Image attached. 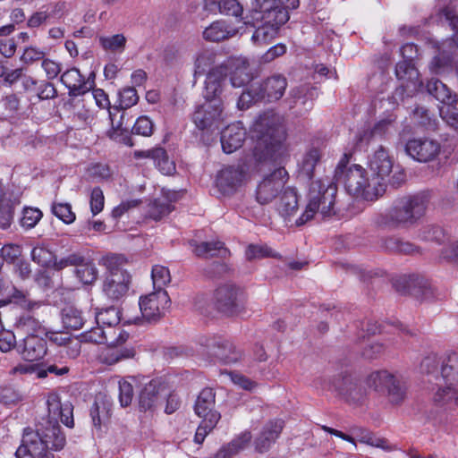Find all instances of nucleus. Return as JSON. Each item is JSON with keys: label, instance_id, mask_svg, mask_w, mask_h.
I'll list each match as a JSON object with an SVG mask.
<instances>
[{"label": "nucleus", "instance_id": "obj_1", "mask_svg": "<svg viewBox=\"0 0 458 458\" xmlns=\"http://www.w3.org/2000/svg\"><path fill=\"white\" fill-rule=\"evenodd\" d=\"M250 137L254 146L244 160L246 171H258L263 165L281 164L287 157L284 120L273 110L260 114L254 120Z\"/></svg>", "mask_w": 458, "mask_h": 458}, {"label": "nucleus", "instance_id": "obj_2", "mask_svg": "<svg viewBox=\"0 0 458 458\" xmlns=\"http://www.w3.org/2000/svg\"><path fill=\"white\" fill-rule=\"evenodd\" d=\"M351 155L344 154L335 171V179L344 183L346 191L352 197L365 201H376L385 192V188L360 165L350 163Z\"/></svg>", "mask_w": 458, "mask_h": 458}, {"label": "nucleus", "instance_id": "obj_3", "mask_svg": "<svg viewBox=\"0 0 458 458\" xmlns=\"http://www.w3.org/2000/svg\"><path fill=\"white\" fill-rule=\"evenodd\" d=\"M242 19L244 24L253 26L263 21L254 31L251 41L257 46H265L276 37L280 26L289 20V13L280 6L278 0H252L251 16Z\"/></svg>", "mask_w": 458, "mask_h": 458}, {"label": "nucleus", "instance_id": "obj_4", "mask_svg": "<svg viewBox=\"0 0 458 458\" xmlns=\"http://www.w3.org/2000/svg\"><path fill=\"white\" fill-rule=\"evenodd\" d=\"M219 70L207 74L205 81V101L198 105L192 114V122L201 131H214L217 129L225 118L224 104L220 98L221 77Z\"/></svg>", "mask_w": 458, "mask_h": 458}, {"label": "nucleus", "instance_id": "obj_5", "mask_svg": "<svg viewBox=\"0 0 458 458\" xmlns=\"http://www.w3.org/2000/svg\"><path fill=\"white\" fill-rule=\"evenodd\" d=\"M23 443L30 445L38 458H55L53 452L61 451L66 437L56 420H41L33 430L26 428L23 431Z\"/></svg>", "mask_w": 458, "mask_h": 458}, {"label": "nucleus", "instance_id": "obj_6", "mask_svg": "<svg viewBox=\"0 0 458 458\" xmlns=\"http://www.w3.org/2000/svg\"><path fill=\"white\" fill-rule=\"evenodd\" d=\"M336 192L335 183L329 179H321L312 182L310 201L304 212L296 220L295 225H305L315 218L318 210L322 216H330L334 211Z\"/></svg>", "mask_w": 458, "mask_h": 458}, {"label": "nucleus", "instance_id": "obj_7", "mask_svg": "<svg viewBox=\"0 0 458 458\" xmlns=\"http://www.w3.org/2000/svg\"><path fill=\"white\" fill-rule=\"evenodd\" d=\"M428 206L425 194L407 196L400 199L388 213L389 225L417 227L421 225Z\"/></svg>", "mask_w": 458, "mask_h": 458}, {"label": "nucleus", "instance_id": "obj_8", "mask_svg": "<svg viewBox=\"0 0 458 458\" xmlns=\"http://www.w3.org/2000/svg\"><path fill=\"white\" fill-rule=\"evenodd\" d=\"M367 165L369 173L386 191L388 183L397 187L405 180V174L403 170L394 171H394V158L383 146H379L369 155Z\"/></svg>", "mask_w": 458, "mask_h": 458}, {"label": "nucleus", "instance_id": "obj_9", "mask_svg": "<svg viewBox=\"0 0 458 458\" xmlns=\"http://www.w3.org/2000/svg\"><path fill=\"white\" fill-rule=\"evenodd\" d=\"M215 70H219L222 73L221 93L226 85L227 77H229L230 82L234 88L243 87L252 80L250 64L247 59L242 57L229 58L222 64L209 69L208 74H210Z\"/></svg>", "mask_w": 458, "mask_h": 458}, {"label": "nucleus", "instance_id": "obj_10", "mask_svg": "<svg viewBox=\"0 0 458 458\" xmlns=\"http://www.w3.org/2000/svg\"><path fill=\"white\" fill-rule=\"evenodd\" d=\"M366 385L377 393L386 394L392 403L398 404L405 397L404 385L386 370L370 373L366 379Z\"/></svg>", "mask_w": 458, "mask_h": 458}, {"label": "nucleus", "instance_id": "obj_11", "mask_svg": "<svg viewBox=\"0 0 458 458\" xmlns=\"http://www.w3.org/2000/svg\"><path fill=\"white\" fill-rule=\"evenodd\" d=\"M243 291L233 284L218 286L214 293V304L216 310L227 316L236 315L245 308Z\"/></svg>", "mask_w": 458, "mask_h": 458}, {"label": "nucleus", "instance_id": "obj_12", "mask_svg": "<svg viewBox=\"0 0 458 458\" xmlns=\"http://www.w3.org/2000/svg\"><path fill=\"white\" fill-rule=\"evenodd\" d=\"M171 300L165 290L154 291L141 296L139 306L142 318L148 322L159 320L168 310Z\"/></svg>", "mask_w": 458, "mask_h": 458}, {"label": "nucleus", "instance_id": "obj_13", "mask_svg": "<svg viewBox=\"0 0 458 458\" xmlns=\"http://www.w3.org/2000/svg\"><path fill=\"white\" fill-rule=\"evenodd\" d=\"M200 345L208 352L225 364L237 362L242 358V352L222 336L202 335L199 338Z\"/></svg>", "mask_w": 458, "mask_h": 458}, {"label": "nucleus", "instance_id": "obj_14", "mask_svg": "<svg viewBox=\"0 0 458 458\" xmlns=\"http://www.w3.org/2000/svg\"><path fill=\"white\" fill-rule=\"evenodd\" d=\"M287 180L288 173L284 167H278L266 176L257 188L256 198L258 202L264 205L279 198L285 188L284 185Z\"/></svg>", "mask_w": 458, "mask_h": 458}, {"label": "nucleus", "instance_id": "obj_15", "mask_svg": "<svg viewBox=\"0 0 458 458\" xmlns=\"http://www.w3.org/2000/svg\"><path fill=\"white\" fill-rule=\"evenodd\" d=\"M404 149L412 159L420 163H428L438 157L441 145L437 140L428 137L412 138L405 143Z\"/></svg>", "mask_w": 458, "mask_h": 458}, {"label": "nucleus", "instance_id": "obj_16", "mask_svg": "<svg viewBox=\"0 0 458 458\" xmlns=\"http://www.w3.org/2000/svg\"><path fill=\"white\" fill-rule=\"evenodd\" d=\"M395 74L401 81L400 87L395 94L407 97L412 96L422 89V81L420 79V72L413 64L408 61H401L396 64Z\"/></svg>", "mask_w": 458, "mask_h": 458}, {"label": "nucleus", "instance_id": "obj_17", "mask_svg": "<svg viewBox=\"0 0 458 458\" xmlns=\"http://www.w3.org/2000/svg\"><path fill=\"white\" fill-rule=\"evenodd\" d=\"M395 74L401 81L400 87L395 94L407 97L412 96L422 89V81L420 79V72L413 64L408 61H401L396 64Z\"/></svg>", "mask_w": 458, "mask_h": 458}, {"label": "nucleus", "instance_id": "obj_18", "mask_svg": "<svg viewBox=\"0 0 458 458\" xmlns=\"http://www.w3.org/2000/svg\"><path fill=\"white\" fill-rule=\"evenodd\" d=\"M47 416L43 420L60 421L68 428H73V405L68 401H62L61 396L55 393H49L47 398Z\"/></svg>", "mask_w": 458, "mask_h": 458}, {"label": "nucleus", "instance_id": "obj_19", "mask_svg": "<svg viewBox=\"0 0 458 458\" xmlns=\"http://www.w3.org/2000/svg\"><path fill=\"white\" fill-rule=\"evenodd\" d=\"M329 390H335L348 402L358 403L367 394V389L358 380L349 374H342L335 377L327 386Z\"/></svg>", "mask_w": 458, "mask_h": 458}, {"label": "nucleus", "instance_id": "obj_20", "mask_svg": "<svg viewBox=\"0 0 458 458\" xmlns=\"http://www.w3.org/2000/svg\"><path fill=\"white\" fill-rule=\"evenodd\" d=\"M129 334L121 331L114 341L108 344V346L103 351L100 358L103 363L114 365L121 360L133 358L135 350L131 346H123L128 340Z\"/></svg>", "mask_w": 458, "mask_h": 458}, {"label": "nucleus", "instance_id": "obj_21", "mask_svg": "<svg viewBox=\"0 0 458 458\" xmlns=\"http://www.w3.org/2000/svg\"><path fill=\"white\" fill-rule=\"evenodd\" d=\"M396 289L417 299H426L432 294L428 280L419 275L403 276L395 282Z\"/></svg>", "mask_w": 458, "mask_h": 458}, {"label": "nucleus", "instance_id": "obj_22", "mask_svg": "<svg viewBox=\"0 0 458 458\" xmlns=\"http://www.w3.org/2000/svg\"><path fill=\"white\" fill-rule=\"evenodd\" d=\"M17 352L27 361L39 360L47 354V341L38 335H26L18 343Z\"/></svg>", "mask_w": 458, "mask_h": 458}, {"label": "nucleus", "instance_id": "obj_23", "mask_svg": "<svg viewBox=\"0 0 458 458\" xmlns=\"http://www.w3.org/2000/svg\"><path fill=\"white\" fill-rule=\"evenodd\" d=\"M131 283L129 273L107 275L103 283V292L111 301H118L127 293Z\"/></svg>", "mask_w": 458, "mask_h": 458}, {"label": "nucleus", "instance_id": "obj_24", "mask_svg": "<svg viewBox=\"0 0 458 458\" xmlns=\"http://www.w3.org/2000/svg\"><path fill=\"white\" fill-rule=\"evenodd\" d=\"M246 139V130L242 122H236L225 127L221 133L223 151L231 154L239 149Z\"/></svg>", "mask_w": 458, "mask_h": 458}, {"label": "nucleus", "instance_id": "obj_25", "mask_svg": "<svg viewBox=\"0 0 458 458\" xmlns=\"http://www.w3.org/2000/svg\"><path fill=\"white\" fill-rule=\"evenodd\" d=\"M284 428V420H274L264 425L259 435L254 441L255 449L259 453H265L280 436Z\"/></svg>", "mask_w": 458, "mask_h": 458}, {"label": "nucleus", "instance_id": "obj_26", "mask_svg": "<svg viewBox=\"0 0 458 458\" xmlns=\"http://www.w3.org/2000/svg\"><path fill=\"white\" fill-rule=\"evenodd\" d=\"M245 177L243 168L228 166L218 173L216 183L221 192L230 193L242 183Z\"/></svg>", "mask_w": 458, "mask_h": 458}, {"label": "nucleus", "instance_id": "obj_27", "mask_svg": "<svg viewBox=\"0 0 458 458\" xmlns=\"http://www.w3.org/2000/svg\"><path fill=\"white\" fill-rule=\"evenodd\" d=\"M162 399L161 388L155 380H150L140 391L138 405L140 411L154 412L158 407Z\"/></svg>", "mask_w": 458, "mask_h": 458}, {"label": "nucleus", "instance_id": "obj_28", "mask_svg": "<svg viewBox=\"0 0 458 458\" xmlns=\"http://www.w3.org/2000/svg\"><path fill=\"white\" fill-rule=\"evenodd\" d=\"M259 97L268 102L280 99L287 87L286 79L282 75H274L267 78L262 84H256Z\"/></svg>", "mask_w": 458, "mask_h": 458}, {"label": "nucleus", "instance_id": "obj_29", "mask_svg": "<svg viewBox=\"0 0 458 458\" xmlns=\"http://www.w3.org/2000/svg\"><path fill=\"white\" fill-rule=\"evenodd\" d=\"M61 82L69 89V95L77 97L92 89V82L85 81L77 68L66 70L60 78Z\"/></svg>", "mask_w": 458, "mask_h": 458}, {"label": "nucleus", "instance_id": "obj_30", "mask_svg": "<svg viewBox=\"0 0 458 458\" xmlns=\"http://www.w3.org/2000/svg\"><path fill=\"white\" fill-rule=\"evenodd\" d=\"M189 244L192 247L193 253L199 258L208 259L219 257L221 259H226L230 256V250L221 241L202 242L198 243L197 241L191 240Z\"/></svg>", "mask_w": 458, "mask_h": 458}, {"label": "nucleus", "instance_id": "obj_31", "mask_svg": "<svg viewBox=\"0 0 458 458\" xmlns=\"http://www.w3.org/2000/svg\"><path fill=\"white\" fill-rule=\"evenodd\" d=\"M114 309L106 310L104 312H98L96 314V321L98 324L102 322L103 324H108L107 331L105 328L98 326L90 328V330L85 331L80 335L81 342L92 343V344H105L107 343V334L114 333V329L111 327L112 322H106L103 318L105 314L109 312L114 313Z\"/></svg>", "mask_w": 458, "mask_h": 458}, {"label": "nucleus", "instance_id": "obj_32", "mask_svg": "<svg viewBox=\"0 0 458 458\" xmlns=\"http://www.w3.org/2000/svg\"><path fill=\"white\" fill-rule=\"evenodd\" d=\"M216 394L212 388H204L197 397L194 405V411L197 416L202 419H210L211 414H220L215 409Z\"/></svg>", "mask_w": 458, "mask_h": 458}, {"label": "nucleus", "instance_id": "obj_33", "mask_svg": "<svg viewBox=\"0 0 458 458\" xmlns=\"http://www.w3.org/2000/svg\"><path fill=\"white\" fill-rule=\"evenodd\" d=\"M239 30L230 27L225 21H216L207 27L203 31V38L208 41L218 42L238 34Z\"/></svg>", "mask_w": 458, "mask_h": 458}, {"label": "nucleus", "instance_id": "obj_34", "mask_svg": "<svg viewBox=\"0 0 458 458\" xmlns=\"http://www.w3.org/2000/svg\"><path fill=\"white\" fill-rule=\"evenodd\" d=\"M251 437H252L250 431L242 432L231 442L221 446V448L215 454L213 458L233 457L246 446V445L251 440Z\"/></svg>", "mask_w": 458, "mask_h": 458}, {"label": "nucleus", "instance_id": "obj_35", "mask_svg": "<svg viewBox=\"0 0 458 458\" xmlns=\"http://www.w3.org/2000/svg\"><path fill=\"white\" fill-rule=\"evenodd\" d=\"M14 328L21 335H38L43 330L41 322L29 312L20 315L15 322Z\"/></svg>", "mask_w": 458, "mask_h": 458}, {"label": "nucleus", "instance_id": "obj_36", "mask_svg": "<svg viewBox=\"0 0 458 458\" xmlns=\"http://www.w3.org/2000/svg\"><path fill=\"white\" fill-rule=\"evenodd\" d=\"M427 91L445 106L454 104L457 101L449 88L438 80H431L427 84Z\"/></svg>", "mask_w": 458, "mask_h": 458}, {"label": "nucleus", "instance_id": "obj_37", "mask_svg": "<svg viewBox=\"0 0 458 458\" xmlns=\"http://www.w3.org/2000/svg\"><path fill=\"white\" fill-rule=\"evenodd\" d=\"M28 295L29 293L27 292L16 288L11 283L8 293H4L3 295V298H4L3 301L5 304L10 302L20 304L21 306L28 309L29 310L38 308L40 306V302L29 300Z\"/></svg>", "mask_w": 458, "mask_h": 458}, {"label": "nucleus", "instance_id": "obj_38", "mask_svg": "<svg viewBox=\"0 0 458 458\" xmlns=\"http://www.w3.org/2000/svg\"><path fill=\"white\" fill-rule=\"evenodd\" d=\"M441 375L446 384H458V352H453L442 360Z\"/></svg>", "mask_w": 458, "mask_h": 458}, {"label": "nucleus", "instance_id": "obj_39", "mask_svg": "<svg viewBox=\"0 0 458 458\" xmlns=\"http://www.w3.org/2000/svg\"><path fill=\"white\" fill-rule=\"evenodd\" d=\"M145 157H151L158 170L165 175H171L175 172V164L171 160L166 151L162 148H157L148 151Z\"/></svg>", "mask_w": 458, "mask_h": 458}, {"label": "nucleus", "instance_id": "obj_40", "mask_svg": "<svg viewBox=\"0 0 458 458\" xmlns=\"http://www.w3.org/2000/svg\"><path fill=\"white\" fill-rule=\"evenodd\" d=\"M62 323L64 328L78 330L82 327L85 318L81 310L73 306H66L61 312Z\"/></svg>", "mask_w": 458, "mask_h": 458}, {"label": "nucleus", "instance_id": "obj_41", "mask_svg": "<svg viewBox=\"0 0 458 458\" xmlns=\"http://www.w3.org/2000/svg\"><path fill=\"white\" fill-rule=\"evenodd\" d=\"M298 206V197L294 188L285 187L278 198L277 209L283 216H289Z\"/></svg>", "mask_w": 458, "mask_h": 458}, {"label": "nucleus", "instance_id": "obj_42", "mask_svg": "<svg viewBox=\"0 0 458 458\" xmlns=\"http://www.w3.org/2000/svg\"><path fill=\"white\" fill-rule=\"evenodd\" d=\"M245 258L248 261L273 258L280 259L282 256L268 247L267 244H249L245 250Z\"/></svg>", "mask_w": 458, "mask_h": 458}, {"label": "nucleus", "instance_id": "obj_43", "mask_svg": "<svg viewBox=\"0 0 458 458\" xmlns=\"http://www.w3.org/2000/svg\"><path fill=\"white\" fill-rule=\"evenodd\" d=\"M98 41L105 51L120 54L124 51L127 39L123 34H115L112 36H100Z\"/></svg>", "mask_w": 458, "mask_h": 458}, {"label": "nucleus", "instance_id": "obj_44", "mask_svg": "<svg viewBox=\"0 0 458 458\" xmlns=\"http://www.w3.org/2000/svg\"><path fill=\"white\" fill-rule=\"evenodd\" d=\"M127 262L126 258L121 254L109 253L103 256L98 264L106 267L107 275H113L114 273H127L123 269V266Z\"/></svg>", "mask_w": 458, "mask_h": 458}, {"label": "nucleus", "instance_id": "obj_45", "mask_svg": "<svg viewBox=\"0 0 458 458\" xmlns=\"http://www.w3.org/2000/svg\"><path fill=\"white\" fill-rule=\"evenodd\" d=\"M321 153L318 148H310L302 157L299 164L301 172L308 178H311L316 165L318 164Z\"/></svg>", "mask_w": 458, "mask_h": 458}, {"label": "nucleus", "instance_id": "obj_46", "mask_svg": "<svg viewBox=\"0 0 458 458\" xmlns=\"http://www.w3.org/2000/svg\"><path fill=\"white\" fill-rule=\"evenodd\" d=\"M75 274L79 280L85 284H93L98 276V271L95 264L87 260L84 257L83 261L75 269Z\"/></svg>", "mask_w": 458, "mask_h": 458}, {"label": "nucleus", "instance_id": "obj_47", "mask_svg": "<svg viewBox=\"0 0 458 458\" xmlns=\"http://www.w3.org/2000/svg\"><path fill=\"white\" fill-rule=\"evenodd\" d=\"M96 119V112L90 108H86L84 106L78 107L72 114V121L79 129L91 127Z\"/></svg>", "mask_w": 458, "mask_h": 458}, {"label": "nucleus", "instance_id": "obj_48", "mask_svg": "<svg viewBox=\"0 0 458 458\" xmlns=\"http://www.w3.org/2000/svg\"><path fill=\"white\" fill-rule=\"evenodd\" d=\"M220 419L221 414H211L210 419H202L196 430L194 442L199 445L202 444L206 437L216 428Z\"/></svg>", "mask_w": 458, "mask_h": 458}, {"label": "nucleus", "instance_id": "obj_49", "mask_svg": "<svg viewBox=\"0 0 458 458\" xmlns=\"http://www.w3.org/2000/svg\"><path fill=\"white\" fill-rule=\"evenodd\" d=\"M13 217V203L5 198L0 185V227L7 228L11 225Z\"/></svg>", "mask_w": 458, "mask_h": 458}, {"label": "nucleus", "instance_id": "obj_50", "mask_svg": "<svg viewBox=\"0 0 458 458\" xmlns=\"http://www.w3.org/2000/svg\"><path fill=\"white\" fill-rule=\"evenodd\" d=\"M32 260L42 267H52L55 261V254L44 244L35 246L31 250Z\"/></svg>", "mask_w": 458, "mask_h": 458}, {"label": "nucleus", "instance_id": "obj_51", "mask_svg": "<svg viewBox=\"0 0 458 458\" xmlns=\"http://www.w3.org/2000/svg\"><path fill=\"white\" fill-rule=\"evenodd\" d=\"M151 277L155 291L165 290V287L171 282L169 269L161 265L153 266Z\"/></svg>", "mask_w": 458, "mask_h": 458}, {"label": "nucleus", "instance_id": "obj_52", "mask_svg": "<svg viewBox=\"0 0 458 458\" xmlns=\"http://www.w3.org/2000/svg\"><path fill=\"white\" fill-rule=\"evenodd\" d=\"M383 248L386 250L410 254L414 251V245L409 242H403L398 237L392 236L384 241Z\"/></svg>", "mask_w": 458, "mask_h": 458}, {"label": "nucleus", "instance_id": "obj_53", "mask_svg": "<svg viewBox=\"0 0 458 458\" xmlns=\"http://www.w3.org/2000/svg\"><path fill=\"white\" fill-rule=\"evenodd\" d=\"M43 213L37 208L26 207L23 208L20 224L22 227L33 228L41 220Z\"/></svg>", "mask_w": 458, "mask_h": 458}, {"label": "nucleus", "instance_id": "obj_54", "mask_svg": "<svg viewBox=\"0 0 458 458\" xmlns=\"http://www.w3.org/2000/svg\"><path fill=\"white\" fill-rule=\"evenodd\" d=\"M262 100L261 97H259V93L258 91V88L255 84H251L250 87L244 90L240 96L237 106L241 110L248 109L257 101Z\"/></svg>", "mask_w": 458, "mask_h": 458}, {"label": "nucleus", "instance_id": "obj_55", "mask_svg": "<svg viewBox=\"0 0 458 458\" xmlns=\"http://www.w3.org/2000/svg\"><path fill=\"white\" fill-rule=\"evenodd\" d=\"M53 214L63 221L65 225L74 222L76 216L72 210V207L68 203H55L52 206Z\"/></svg>", "mask_w": 458, "mask_h": 458}, {"label": "nucleus", "instance_id": "obj_56", "mask_svg": "<svg viewBox=\"0 0 458 458\" xmlns=\"http://www.w3.org/2000/svg\"><path fill=\"white\" fill-rule=\"evenodd\" d=\"M215 62V55L209 51L199 53L195 60V76L204 74Z\"/></svg>", "mask_w": 458, "mask_h": 458}, {"label": "nucleus", "instance_id": "obj_57", "mask_svg": "<svg viewBox=\"0 0 458 458\" xmlns=\"http://www.w3.org/2000/svg\"><path fill=\"white\" fill-rule=\"evenodd\" d=\"M139 101L137 90L133 87H126L119 92V105L122 109H127Z\"/></svg>", "mask_w": 458, "mask_h": 458}, {"label": "nucleus", "instance_id": "obj_58", "mask_svg": "<svg viewBox=\"0 0 458 458\" xmlns=\"http://www.w3.org/2000/svg\"><path fill=\"white\" fill-rule=\"evenodd\" d=\"M70 371V368L64 364L57 363H47L45 368L38 369L37 370V376L38 378L47 377L49 374H53L56 377L66 375Z\"/></svg>", "mask_w": 458, "mask_h": 458}, {"label": "nucleus", "instance_id": "obj_59", "mask_svg": "<svg viewBox=\"0 0 458 458\" xmlns=\"http://www.w3.org/2000/svg\"><path fill=\"white\" fill-rule=\"evenodd\" d=\"M83 261V256L79 253H71L66 257L60 259L59 260L55 258V261L53 263V267L55 270H63L67 267H77Z\"/></svg>", "mask_w": 458, "mask_h": 458}, {"label": "nucleus", "instance_id": "obj_60", "mask_svg": "<svg viewBox=\"0 0 458 458\" xmlns=\"http://www.w3.org/2000/svg\"><path fill=\"white\" fill-rule=\"evenodd\" d=\"M440 114L448 126L458 130V109L454 106V104L441 107Z\"/></svg>", "mask_w": 458, "mask_h": 458}, {"label": "nucleus", "instance_id": "obj_61", "mask_svg": "<svg viewBox=\"0 0 458 458\" xmlns=\"http://www.w3.org/2000/svg\"><path fill=\"white\" fill-rule=\"evenodd\" d=\"M154 124L148 116L139 117L132 128V131L135 134L148 137L153 132Z\"/></svg>", "mask_w": 458, "mask_h": 458}, {"label": "nucleus", "instance_id": "obj_62", "mask_svg": "<svg viewBox=\"0 0 458 458\" xmlns=\"http://www.w3.org/2000/svg\"><path fill=\"white\" fill-rule=\"evenodd\" d=\"M173 208L170 203H165L160 200H155L148 210V216L154 220H159L164 216L169 214Z\"/></svg>", "mask_w": 458, "mask_h": 458}, {"label": "nucleus", "instance_id": "obj_63", "mask_svg": "<svg viewBox=\"0 0 458 458\" xmlns=\"http://www.w3.org/2000/svg\"><path fill=\"white\" fill-rule=\"evenodd\" d=\"M458 391L454 385L446 384L445 387L439 388L434 395V402L438 404L447 403L452 399H455Z\"/></svg>", "mask_w": 458, "mask_h": 458}, {"label": "nucleus", "instance_id": "obj_64", "mask_svg": "<svg viewBox=\"0 0 458 458\" xmlns=\"http://www.w3.org/2000/svg\"><path fill=\"white\" fill-rule=\"evenodd\" d=\"M90 209L93 215H98L104 208L105 197L99 187H95L90 193Z\"/></svg>", "mask_w": 458, "mask_h": 458}]
</instances>
